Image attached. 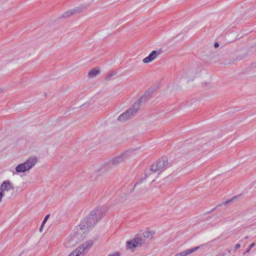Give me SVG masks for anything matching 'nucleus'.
<instances>
[{
  "label": "nucleus",
  "mask_w": 256,
  "mask_h": 256,
  "mask_svg": "<svg viewBox=\"0 0 256 256\" xmlns=\"http://www.w3.org/2000/svg\"><path fill=\"white\" fill-rule=\"evenodd\" d=\"M107 208L104 207L98 206L92 211L88 216L85 218L79 225L83 233L88 232L93 228L94 225L102 218Z\"/></svg>",
  "instance_id": "nucleus-1"
},
{
  "label": "nucleus",
  "mask_w": 256,
  "mask_h": 256,
  "mask_svg": "<svg viewBox=\"0 0 256 256\" xmlns=\"http://www.w3.org/2000/svg\"><path fill=\"white\" fill-rule=\"evenodd\" d=\"M150 95V94L149 92H146L128 110L121 114L118 116V120L120 122H124L134 116L139 110L141 104L148 100Z\"/></svg>",
  "instance_id": "nucleus-2"
},
{
  "label": "nucleus",
  "mask_w": 256,
  "mask_h": 256,
  "mask_svg": "<svg viewBox=\"0 0 256 256\" xmlns=\"http://www.w3.org/2000/svg\"><path fill=\"white\" fill-rule=\"evenodd\" d=\"M172 166L167 157L162 156L154 162L148 170L145 172V176L142 178L143 180L148 178L153 173L158 172V174L164 170Z\"/></svg>",
  "instance_id": "nucleus-3"
},
{
  "label": "nucleus",
  "mask_w": 256,
  "mask_h": 256,
  "mask_svg": "<svg viewBox=\"0 0 256 256\" xmlns=\"http://www.w3.org/2000/svg\"><path fill=\"white\" fill-rule=\"evenodd\" d=\"M93 242L91 240L86 241L80 244L76 250L72 253L74 256H83L85 252L88 250L92 246Z\"/></svg>",
  "instance_id": "nucleus-4"
},
{
  "label": "nucleus",
  "mask_w": 256,
  "mask_h": 256,
  "mask_svg": "<svg viewBox=\"0 0 256 256\" xmlns=\"http://www.w3.org/2000/svg\"><path fill=\"white\" fill-rule=\"evenodd\" d=\"M144 243V238L136 236L132 240L126 242V248L128 249L133 250L136 247L140 246Z\"/></svg>",
  "instance_id": "nucleus-5"
},
{
  "label": "nucleus",
  "mask_w": 256,
  "mask_h": 256,
  "mask_svg": "<svg viewBox=\"0 0 256 256\" xmlns=\"http://www.w3.org/2000/svg\"><path fill=\"white\" fill-rule=\"evenodd\" d=\"M162 52L160 50L158 51L152 50L151 53L146 58L143 59L142 62L144 64H148L152 62L154 60L157 56L160 55Z\"/></svg>",
  "instance_id": "nucleus-6"
},
{
  "label": "nucleus",
  "mask_w": 256,
  "mask_h": 256,
  "mask_svg": "<svg viewBox=\"0 0 256 256\" xmlns=\"http://www.w3.org/2000/svg\"><path fill=\"white\" fill-rule=\"evenodd\" d=\"M0 190L2 192L5 191L14 190V187L10 180H7L4 181L1 184Z\"/></svg>",
  "instance_id": "nucleus-7"
},
{
  "label": "nucleus",
  "mask_w": 256,
  "mask_h": 256,
  "mask_svg": "<svg viewBox=\"0 0 256 256\" xmlns=\"http://www.w3.org/2000/svg\"><path fill=\"white\" fill-rule=\"evenodd\" d=\"M38 162V158L36 156H31L24 162L28 170L32 168Z\"/></svg>",
  "instance_id": "nucleus-8"
},
{
  "label": "nucleus",
  "mask_w": 256,
  "mask_h": 256,
  "mask_svg": "<svg viewBox=\"0 0 256 256\" xmlns=\"http://www.w3.org/2000/svg\"><path fill=\"white\" fill-rule=\"evenodd\" d=\"M128 152L122 154L120 156H119L117 157L114 158L112 160V163L113 165H117L120 163L122 162L127 157Z\"/></svg>",
  "instance_id": "nucleus-9"
},
{
  "label": "nucleus",
  "mask_w": 256,
  "mask_h": 256,
  "mask_svg": "<svg viewBox=\"0 0 256 256\" xmlns=\"http://www.w3.org/2000/svg\"><path fill=\"white\" fill-rule=\"evenodd\" d=\"M82 8L80 7L76 8L74 9L68 10L66 12H64L61 16L62 18H67L72 16V14L80 12L81 10H82Z\"/></svg>",
  "instance_id": "nucleus-10"
},
{
  "label": "nucleus",
  "mask_w": 256,
  "mask_h": 256,
  "mask_svg": "<svg viewBox=\"0 0 256 256\" xmlns=\"http://www.w3.org/2000/svg\"><path fill=\"white\" fill-rule=\"evenodd\" d=\"M16 170L18 172H22L28 170L24 162L18 164L16 168Z\"/></svg>",
  "instance_id": "nucleus-11"
},
{
  "label": "nucleus",
  "mask_w": 256,
  "mask_h": 256,
  "mask_svg": "<svg viewBox=\"0 0 256 256\" xmlns=\"http://www.w3.org/2000/svg\"><path fill=\"white\" fill-rule=\"evenodd\" d=\"M200 248V246H196L195 248H192L184 252H180V256H186L193 252H196Z\"/></svg>",
  "instance_id": "nucleus-12"
},
{
  "label": "nucleus",
  "mask_w": 256,
  "mask_h": 256,
  "mask_svg": "<svg viewBox=\"0 0 256 256\" xmlns=\"http://www.w3.org/2000/svg\"><path fill=\"white\" fill-rule=\"evenodd\" d=\"M200 248V246H196L195 248H192L184 252H180V256H186L193 252H196Z\"/></svg>",
  "instance_id": "nucleus-13"
},
{
  "label": "nucleus",
  "mask_w": 256,
  "mask_h": 256,
  "mask_svg": "<svg viewBox=\"0 0 256 256\" xmlns=\"http://www.w3.org/2000/svg\"><path fill=\"white\" fill-rule=\"evenodd\" d=\"M99 72H100L99 70H96V69L94 68L89 72L88 74V76L90 78H93V77L96 76Z\"/></svg>",
  "instance_id": "nucleus-14"
},
{
  "label": "nucleus",
  "mask_w": 256,
  "mask_h": 256,
  "mask_svg": "<svg viewBox=\"0 0 256 256\" xmlns=\"http://www.w3.org/2000/svg\"><path fill=\"white\" fill-rule=\"evenodd\" d=\"M50 217V214H48L46 216V217L44 218V220L42 221V224L40 226V231L41 232H42V228H43V226H44V224H46V222L47 220H48V218H49Z\"/></svg>",
  "instance_id": "nucleus-15"
},
{
  "label": "nucleus",
  "mask_w": 256,
  "mask_h": 256,
  "mask_svg": "<svg viewBox=\"0 0 256 256\" xmlns=\"http://www.w3.org/2000/svg\"><path fill=\"white\" fill-rule=\"evenodd\" d=\"M152 232H150V231H146L143 234L144 238H150V239H151L152 238Z\"/></svg>",
  "instance_id": "nucleus-16"
},
{
  "label": "nucleus",
  "mask_w": 256,
  "mask_h": 256,
  "mask_svg": "<svg viewBox=\"0 0 256 256\" xmlns=\"http://www.w3.org/2000/svg\"><path fill=\"white\" fill-rule=\"evenodd\" d=\"M256 244L254 242H252L250 246H248V248L244 252L243 254L245 255L246 253H248L250 252V250L255 246Z\"/></svg>",
  "instance_id": "nucleus-17"
},
{
  "label": "nucleus",
  "mask_w": 256,
  "mask_h": 256,
  "mask_svg": "<svg viewBox=\"0 0 256 256\" xmlns=\"http://www.w3.org/2000/svg\"><path fill=\"white\" fill-rule=\"evenodd\" d=\"M237 198V196H234L233 198H232L230 200H227L224 202H223L224 204H227L228 203L230 202H232L234 199L236 198Z\"/></svg>",
  "instance_id": "nucleus-18"
},
{
  "label": "nucleus",
  "mask_w": 256,
  "mask_h": 256,
  "mask_svg": "<svg viewBox=\"0 0 256 256\" xmlns=\"http://www.w3.org/2000/svg\"><path fill=\"white\" fill-rule=\"evenodd\" d=\"M116 72H112L109 74L108 77L116 75Z\"/></svg>",
  "instance_id": "nucleus-19"
},
{
  "label": "nucleus",
  "mask_w": 256,
  "mask_h": 256,
  "mask_svg": "<svg viewBox=\"0 0 256 256\" xmlns=\"http://www.w3.org/2000/svg\"><path fill=\"white\" fill-rule=\"evenodd\" d=\"M240 247V244H237L235 245L234 248L236 250L239 248Z\"/></svg>",
  "instance_id": "nucleus-20"
},
{
  "label": "nucleus",
  "mask_w": 256,
  "mask_h": 256,
  "mask_svg": "<svg viewBox=\"0 0 256 256\" xmlns=\"http://www.w3.org/2000/svg\"><path fill=\"white\" fill-rule=\"evenodd\" d=\"M4 192H0V201L2 200V198L3 196H4Z\"/></svg>",
  "instance_id": "nucleus-21"
},
{
  "label": "nucleus",
  "mask_w": 256,
  "mask_h": 256,
  "mask_svg": "<svg viewBox=\"0 0 256 256\" xmlns=\"http://www.w3.org/2000/svg\"><path fill=\"white\" fill-rule=\"evenodd\" d=\"M214 46L215 48H217L219 46V44L218 42H216L214 44Z\"/></svg>",
  "instance_id": "nucleus-22"
},
{
  "label": "nucleus",
  "mask_w": 256,
  "mask_h": 256,
  "mask_svg": "<svg viewBox=\"0 0 256 256\" xmlns=\"http://www.w3.org/2000/svg\"><path fill=\"white\" fill-rule=\"evenodd\" d=\"M242 56H238V57L236 58V60H242Z\"/></svg>",
  "instance_id": "nucleus-23"
},
{
  "label": "nucleus",
  "mask_w": 256,
  "mask_h": 256,
  "mask_svg": "<svg viewBox=\"0 0 256 256\" xmlns=\"http://www.w3.org/2000/svg\"><path fill=\"white\" fill-rule=\"evenodd\" d=\"M175 256H180V253H178L175 255Z\"/></svg>",
  "instance_id": "nucleus-24"
},
{
  "label": "nucleus",
  "mask_w": 256,
  "mask_h": 256,
  "mask_svg": "<svg viewBox=\"0 0 256 256\" xmlns=\"http://www.w3.org/2000/svg\"><path fill=\"white\" fill-rule=\"evenodd\" d=\"M68 256H74V254L71 253Z\"/></svg>",
  "instance_id": "nucleus-25"
},
{
  "label": "nucleus",
  "mask_w": 256,
  "mask_h": 256,
  "mask_svg": "<svg viewBox=\"0 0 256 256\" xmlns=\"http://www.w3.org/2000/svg\"><path fill=\"white\" fill-rule=\"evenodd\" d=\"M252 64L254 65V66H256V62H254Z\"/></svg>",
  "instance_id": "nucleus-26"
},
{
  "label": "nucleus",
  "mask_w": 256,
  "mask_h": 256,
  "mask_svg": "<svg viewBox=\"0 0 256 256\" xmlns=\"http://www.w3.org/2000/svg\"><path fill=\"white\" fill-rule=\"evenodd\" d=\"M2 89L0 88V94L2 93Z\"/></svg>",
  "instance_id": "nucleus-27"
},
{
  "label": "nucleus",
  "mask_w": 256,
  "mask_h": 256,
  "mask_svg": "<svg viewBox=\"0 0 256 256\" xmlns=\"http://www.w3.org/2000/svg\"><path fill=\"white\" fill-rule=\"evenodd\" d=\"M155 182V180L154 179L152 180V182Z\"/></svg>",
  "instance_id": "nucleus-28"
},
{
  "label": "nucleus",
  "mask_w": 256,
  "mask_h": 256,
  "mask_svg": "<svg viewBox=\"0 0 256 256\" xmlns=\"http://www.w3.org/2000/svg\"><path fill=\"white\" fill-rule=\"evenodd\" d=\"M228 252L229 253H230V250H228Z\"/></svg>",
  "instance_id": "nucleus-29"
},
{
  "label": "nucleus",
  "mask_w": 256,
  "mask_h": 256,
  "mask_svg": "<svg viewBox=\"0 0 256 256\" xmlns=\"http://www.w3.org/2000/svg\"><path fill=\"white\" fill-rule=\"evenodd\" d=\"M0 202H1V201L0 200Z\"/></svg>",
  "instance_id": "nucleus-30"
}]
</instances>
